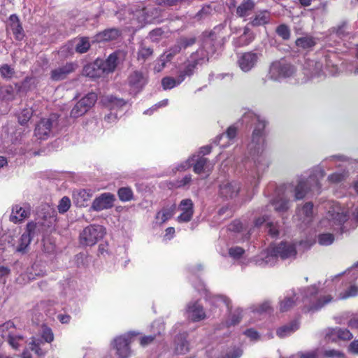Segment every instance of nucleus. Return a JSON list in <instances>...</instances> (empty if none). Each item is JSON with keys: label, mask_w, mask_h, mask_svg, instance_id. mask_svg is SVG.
I'll return each mask as SVG.
<instances>
[{"label": "nucleus", "mask_w": 358, "mask_h": 358, "mask_svg": "<svg viewBox=\"0 0 358 358\" xmlns=\"http://www.w3.org/2000/svg\"><path fill=\"white\" fill-rule=\"evenodd\" d=\"M243 124H254L251 141L247 145L248 154L240 159L248 171L245 190L248 194L254 192L259 186L264 173L268 169L271 160L265 153L266 143L265 139L266 120L251 110H247L241 117Z\"/></svg>", "instance_id": "obj_1"}, {"label": "nucleus", "mask_w": 358, "mask_h": 358, "mask_svg": "<svg viewBox=\"0 0 358 358\" xmlns=\"http://www.w3.org/2000/svg\"><path fill=\"white\" fill-rule=\"evenodd\" d=\"M337 159L344 158L339 156H329L325 158L320 164L310 169L308 177L305 176L299 177L296 184L292 182L276 187L274 182H271L267 185L264 194L269 196L271 191L275 189V196L271 203L276 212L285 213L290 208L292 198L294 200H301L309 192H318L320 190V180L326 174L325 168H328L327 162Z\"/></svg>", "instance_id": "obj_2"}, {"label": "nucleus", "mask_w": 358, "mask_h": 358, "mask_svg": "<svg viewBox=\"0 0 358 358\" xmlns=\"http://www.w3.org/2000/svg\"><path fill=\"white\" fill-rule=\"evenodd\" d=\"M318 287L312 285L303 289H299L298 292L294 289L288 291L284 297L280 299L279 310L287 312L301 300L305 303V311L315 312L320 310L333 300L330 294H320L317 296Z\"/></svg>", "instance_id": "obj_3"}, {"label": "nucleus", "mask_w": 358, "mask_h": 358, "mask_svg": "<svg viewBox=\"0 0 358 358\" xmlns=\"http://www.w3.org/2000/svg\"><path fill=\"white\" fill-rule=\"evenodd\" d=\"M267 80L277 83L286 81L293 84L306 83V79L301 78L296 66L285 59H276L269 64L264 82Z\"/></svg>", "instance_id": "obj_4"}, {"label": "nucleus", "mask_w": 358, "mask_h": 358, "mask_svg": "<svg viewBox=\"0 0 358 358\" xmlns=\"http://www.w3.org/2000/svg\"><path fill=\"white\" fill-rule=\"evenodd\" d=\"M223 28V25L220 24L215 27L208 34L205 33L203 34L202 46L190 55L183 69H187L189 66H192V71L193 74L198 64H201L208 60L209 57L213 55L216 50V47L218 45L217 38H219L217 34Z\"/></svg>", "instance_id": "obj_5"}, {"label": "nucleus", "mask_w": 358, "mask_h": 358, "mask_svg": "<svg viewBox=\"0 0 358 358\" xmlns=\"http://www.w3.org/2000/svg\"><path fill=\"white\" fill-rule=\"evenodd\" d=\"M358 278V262L351 268L347 269L344 273H340L334 277L330 280H326L324 282V287L320 291L321 294L327 292V287L330 286V284L337 283L341 280V284L344 285L345 288L343 291L335 289V292H338V298L339 299H345L349 297L355 296L358 294V287L355 284Z\"/></svg>", "instance_id": "obj_6"}, {"label": "nucleus", "mask_w": 358, "mask_h": 358, "mask_svg": "<svg viewBox=\"0 0 358 358\" xmlns=\"http://www.w3.org/2000/svg\"><path fill=\"white\" fill-rule=\"evenodd\" d=\"M296 255V246L289 242H281L278 245H271L257 257L256 262L259 266H273L278 257L282 259H294Z\"/></svg>", "instance_id": "obj_7"}, {"label": "nucleus", "mask_w": 358, "mask_h": 358, "mask_svg": "<svg viewBox=\"0 0 358 358\" xmlns=\"http://www.w3.org/2000/svg\"><path fill=\"white\" fill-rule=\"evenodd\" d=\"M320 228L331 229L336 234L342 235L355 229L352 220H350L349 210H341L338 207L329 211L327 215L320 222Z\"/></svg>", "instance_id": "obj_8"}, {"label": "nucleus", "mask_w": 358, "mask_h": 358, "mask_svg": "<svg viewBox=\"0 0 358 358\" xmlns=\"http://www.w3.org/2000/svg\"><path fill=\"white\" fill-rule=\"evenodd\" d=\"M58 125V116L52 114L41 118L35 126L34 136L38 140H47L55 134Z\"/></svg>", "instance_id": "obj_9"}, {"label": "nucleus", "mask_w": 358, "mask_h": 358, "mask_svg": "<svg viewBox=\"0 0 358 358\" xmlns=\"http://www.w3.org/2000/svg\"><path fill=\"white\" fill-rule=\"evenodd\" d=\"M138 333L129 331L125 334L115 338L112 343L113 348L116 350L117 358H129L131 355L129 345L134 341Z\"/></svg>", "instance_id": "obj_10"}, {"label": "nucleus", "mask_w": 358, "mask_h": 358, "mask_svg": "<svg viewBox=\"0 0 358 358\" xmlns=\"http://www.w3.org/2000/svg\"><path fill=\"white\" fill-rule=\"evenodd\" d=\"M54 339V335L50 328L43 327L41 330V338L33 337L29 343V348L35 355L39 357H43L47 353V349L45 348V343H51Z\"/></svg>", "instance_id": "obj_11"}, {"label": "nucleus", "mask_w": 358, "mask_h": 358, "mask_svg": "<svg viewBox=\"0 0 358 358\" xmlns=\"http://www.w3.org/2000/svg\"><path fill=\"white\" fill-rule=\"evenodd\" d=\"M303 76L306 82L310 79L322 80L327 76V66L323 68V63L313 59H306L303 68Z\"/></svg>", "instance_id": "obj_12"}, {"label": "nucleus", "mask_w": 358, "mask_h": 358, "mask_svg": "<svg viewBox=\"0 0 358 358\" xmlns=\"http://www.w3.org/2000/svg\"><path fill=\"white\" fill-rule=\"evenodd\" d=\"M105 234V229L98 224L85 227L80 234V243L87 246L95 245Z\"/></svg>", "instance_id": "obj_13"}, {"label": "nucleus", "mask_w": 358, "mask_h": 358, "mask_svg": "<svg viewBox=\"0 0 358 358\" xmlns=\"http://www.w3.org/2000/svg\"><path fill=\"white\" fill-rule=\"evenodd\" d=\"M41 225L33 222L27 225L26 231L21 236L17 245L15 248L17 252L24 254L27 252L32 238L40 231Z\"/></svg>", "instance_id": "obj_14"}, {"label": "nucleus", "mask_w": 358, "mask_h": 358, "mask_svg": "<svg viewBox=\"0 0 358 358\" xmlns=\"http://www.w3.org/2000/svg\"><path fill=\"white\" fill-rule=\"evenodd\" d=\"M129 93L137 94L141 92L148 82V76L140 71H134L127 78Z\"/></svg>", "instance_id": "obj_15"}, {"label": "nucleus", "mask_w": 358, "mask_h": 358, "mask_svg": "<svg viewBox=\"0 0 358 358\" xmlns=\"http://www.w3.org/2000/svg\"><path fill=\"white\" fill-rule=\"evenodd\" d=\"M96 100L97 96L95 93H88L73 106L71 111V117L76 118L83 115L94 106Z\"/></svg>", "instance_id": "obj_16"}, {"label": "nucleus", "mask_w": 358, "mask_h": 358, "mask_svg": "<svg viewBox=\"0 0 358 358\" xmlns=\"http://www.w3.org/2000/svg\"><path fill=\"white\" fill-rule=\"evenodd\" d=\"M261 56L262 54L252 51L245 52L238 57V65L242 71L248 73L257 66Z\"/></svg>", "instance_id": "obj_17"}, {"label": "nucleus", "mask_w": 358, "mask_h": 358, "mask_svg": "<svg viewBox=\"0 0 358 358\" xmlns=\"http://www.w3.org/2000/svg\"><path fill=\"white\" fill-rule=\"evenodd\" d=\"M192 66H189L187 69H182L179 72L177 78L166 76L162 79V87L164 90H169L178 86L186 78L192 76Z\"/></svg>", "instance_id": "obj_18"}, {"label": "nucleus", "mask_w": 358, "mask_h": 358, "mask_svg": "<svg viewBox=\"0 0 358 358\" xmlns=\"http://www.w3.org/2000/svg\"><path fill=\"white\" fill-rule=\"evenodd\" d=\"M115 200V195L112 193H102L94 199L90 208L96 212L110 209L113 206Z\"/></svg>", "instance_id": "obj_19"}, {"label": "nucleus", "mask_w": 358, "mask_h": 358, "mask_svg": "<svg viewBox=\"0 0 358 358\" xmlns=\"http://www.w3.org/2000/svg\"><path fill=\"white\" fill-rule=\"evenodd\" d=\"M191 159L193 163V171L195 173L199 175L205 173L206 176H209L214 166L213 163L200 155H192Z\"/></svg>", "instance_id": "obj_20"}, {"label": "nucleus", "mask_w": 358, "mask_h": 358, "mask_svg": "<svg viewBox=\"0 0 358 358\" xmlns=\"http://www.w3.org/2000/svg\"><path fill=\"white\" fill-rule=\"evenodd\" d=\"M185 313L187 317L194 322L203 320L207 317L203 306L198 301L189 302Z\"/></svg>", "instance_id": "obj_21"}, {"label": "nucleus", "mask_w": 358, "mask_h": 358, "mask_svg": "<svg viewBox=\"0 0 358 358\" xmlns=\"http://www.w3.org/2000/svg\"><path fill=\"white\" fill-rule=\"evenodd\" d=\"M241 192V185L238 181L224 182L220 185L219 194L226 200L236 198Z\"/></svg>", "instance_id": "obj_22"}, {"label": "nucleus", "mask_w": 358, "mask_h": 358, "mask_svg": "<svg viewBox=\"0 0 358 358\" xmlns=\"http://www.w3.org/2000/svg\"><path fill=\"white\" fill-rule=\"evenodd\" d=\"M264 224H265V229L266 230L268 235H270L272 238H276L279 236L280 227V225L277 222L274 223L273 222H270L267 215H264L256 219L253 230L255 231L256 229L262 227Z\"/></svg>", "instance_id": "obj_23"}, {"label": "nucleus", "mask_w": 358, "mask_h": 358, "mask_svg": "<svg viewBox=\"0 0 358 358\" xmlns=\"http://www.w3.org/2000/svg\"><path fill=\"white\" fill-rule=\"evenodd\" d=\"M181 211L180 215L177 217V221L180 223L189 222L194 214V204L190 199H182L178 206Z\"/></svg>", "instance_id": "obj_24"}, {"label": "nucleus", "mask_w": 358, "mask_h": 358, "mask_svg": "<svg viewBox=\"0 0 358 358\" xmlns=\"http://www.w3.org/2000/svg\"><path fill=\"white\" fill-rule=\"evenodd\" d=\"M102 102L110 111H113L117 114L118 112L123 111L124 108L127 105V101L113 95L104 96Z\"/></svg>", "instance_id": "obj_25"}, {"label": "nucleus", "mask_w": 358, "mask_h": 358, "mask_svg": "<svg viewBox=\"0 0 358 358\" xmlns=\"http://www.w3.org/2000/svg\"><path fill=\"white\" fill-rule=\"evenodd\" d=\"M77 65L75 63L69 62L59 66L51 71L50 78L53 81H59L65 79L69 74L73 72Z\"/></svg>", "instance_id": "obj_26"}, {"label": "nucleus", "mask_w": 358, "mask_h": 358, "mask_svg": "<svg viewBox=\"0 0 358 358\" xmlns=\"http://www.w3.org/2000/svg\"><path fill=\"white\" fill-rule=\"evenodd\" d=\"M337 156L343 157L344 159H337L335 161H329L327 162L328 168H325V169H330L333 166L336 167H342L343 164L341 163H343L345 164H348L353 167V164H355V168L358 169V161L353 162L352 160L348 159L347 157L344 155H338ZM351 187L353 189L355 192L358 194V177L355 178L351 184Z\"/></svg>", "instance_id": "obj_27"}, {"label": "nucleus", "mask_w": 358, "mask_h": 358, "mask_svg": "<svg viewBox=\"0 0 358 358\" xmlns=\"http://www.w3.org/2000/svg\"><path fill=\"white\" fill-rule=\"evenodd\" d=\"M92 195L90 189H76L73 192V201L77 207H85L88 206Z\"/></svg>", "instance_id": "obj_28"}, {"label": "nucleus", "mask_w": 358, "mask_h": 358, "mask_svg": "<svg viewBox=\"0 0 358 358\" xmlns=\"http://www.w3.org/2000/svg\"><path fill=\"white\" fill-rule=\"evenodd\" d=\"M30 215V208L28 206L15 205L13 206L12 212L10 215V220L15 223L23 222Z\"/></svg>", "instance_id": "obj_29"}, {"label": "nucleus", "mask_w": 358, "mask_h": 358, "mask_svg": "<svg viewBox=\"0 0 358 358\" xmlns=\"http://www.w3.org/2000/svg\"><path fill=\"white\" fill-rule=\"evenodd\" d=\"M296 218L304 224L310 223L313 219V205L311 202L305 203L299 208L296 214Z\"/></svg>", "instance_id": "obj_30"}, {"label": "nucleus", "mask_w": 358, "mask_h": 358, "mask_svg": "<svg viewBox=\"0 0 358 358\" xmlns=\"http://www.w3.org/2000/svg\"><path fill=\"white\" fill-rule=\"evenodd\" d=\"M237 133V129L236 127L230 126L226 134H222L217 136L213 141V143L215 145H220L221 147L224 148L230 144V141H233Z\"/></svg>", "instance_id": "obj_31"}, {"label": "nucleus", "mask_w": 358, "mask_h": 358, "mask_svg": "<svg viewBox=\"0 0 358 358\" xmlns=\"http://www.w3.org/2000/svg\"><path fill=\"white\" fill-rule=\"evenodd\" d=\"M121 36V31L116 28L106 29L94 36L97 43L108 42L117 39Z\"/></svg>", "instance_id": "obj_32"}, {"label": "nucleus", "mask_w": 358, "mask_h": 358, "mask_svg": "<svg viewBox=\"0 0 358 358\" xmlns=\"http://www.w3.org/2000/svg\"><path fill=\"white\" fill-rule=\"evenodd\" d=\"M8 27L16 40L21 41L24 38V30L17 15L12 14L10 15L8 18Z\"/></svg>", "instance_id": "obj_33"}, {"label": "nucleus", "mask_w": 358, "mask_h": 358, "mask_svg": "<svg viewBox=\"0 0 358 358\" xmlns=\"http://www.w3.org/2000/svg\"><path fill=\"white\" fill-rule=\"evenodd\" d=\"M176 209V206L175 204L162 208L155 215V224L162 225L167 222L173 216Z\"/></svg>", "instance_id": "obj_34"}, {"label": "nucleus", "mask_w": 358, "mask_h": 358, "mask_svg": "<svg viewBox=\"0 0 358 358\" xmlns=\"http://www.w3.org/2000/svg\"><path fill=\"white\" fill-rule=\"evenodd\" d=\"M228 230L231 233H236L238 236V240H248L249 239L250 235L255 232V230L250 229L246 234H244L243 231V225L240 220H234L232 222L228 227Z\"/></svg>", "instance_id": "obj_35"}, {"label": "nucleus", "mask_w": 358, "mask_h": 358, "mask_svg": "<svg viewBox=\"0 0 358 358\" xmlns=\"http://www.w3.org/2000/svg\"><path fill=\"white\" fill-rule=\"evenodd\" d=\"M255 38L254 34L250 30L248 27L244 28V31L239 37L234 38L232 43L234 47L240 48L249 45Z\"/></svg>", "instance_id": "obj_36"}, {"label": "nucleus", "mask_w": 358, "mask_h": 358, "mask_svg": "<svg viewBox=\"0 0 358 358\" xmlns=\"http://www.w3.org/2000/svg\"><path fill=\"white\" fill-rule=\"evenodd\" d=\"M83 73L90 78H100L104 75L103 70L101 68L100 62L96 59L94 62L85 66L83 69Z\"/></svg>", "instance_id": "obj_37"}, {"label": "nucleus", "mask_w": 358, "mask_h": 358, "mask_svg": "<svg viewBox=\"0 0 358 358\" xmlns=\"http://www.w3.org/2000/svg\"><path fill=\"white\" fill-rule=\"evenodd\" d=\"M299 320H294L289 324L279 327L276 331V334L280 338H285L296 331L299 328Z\"/></svg>", "instance_id": "obj_38"}, {"label": "nucleus", "mask_w": 358, "mask_h": 358, "mask_svg": "<svg viewBox=\"0 0 358 358\" xmlns=\"http://www.w3.org/2000/svg\"><path fill=\"white\" fill-rule=\"evenodd\" d=\"M350 173L348 169L342 168L331 174L327 177V181L330 184L337 185L348 178Z\"/></svg>", "instance_id": "obj_39"}, {"label": "nucleus", "mask_w": 358, "mask_h": 358, "mask_svg": "<svg viewBox=\"0 0 358 358\" xmlns=\"http://www.w3.org/2000/svg\"><path fill=\"white\" fill-rule=\"evenodd\" d=\"M104 74L113 72L117 66V57L116 54H110L106 60L97 59Z\"/></svg>", "instance_id": "obj_40"}, {"label": "nucleus", "mask_w": 358, "mask_h": 358, "mask_svg": "<svg viewBox=\"0 0 358 358\" xmlns=\"http://www.w3.org/2000/svg\"><path fill=\"white\" fill-rule=\"evenodd\" d=\"M271 14L267 10H262L251 18L250 24L253 27L264 26L270 22Z\"/></svg>", "instance_id": "obj_41"}, {"label": "nucleus", "mask_w": 358, "mask_h": 358, "mask_svg": "<svg viewBox=\"0 0 358 358\" xmlns=\"http://www.w3.org/2000/svg\"><path fill=\"white\" fill-rule=\"evenodd\" d=\"M209 302L213 306L226 307L227 310L230 311L231 308V300L224 296H214L209 299Z\"/></svg>", "instance_id": "obj_42"}, {"label": "nucleus", "mask_w": 358, "mask_h": 358, "mask_svg": "<svg viewBox=\"0 0 358 358\" xmlns=\"http://www.w3.org/2000/svg\"><path fill=\"white\" fill-rule=\"evenodd\" d=\"M296 45L303 49H309L314 47L317 43V39L310 36L306 35L296 40Z\"/></svg>", "instance_id": "obj_43"}, {"label": "nucleus", "mask_w": 358, "mask_h": 358, "mask_svg": "<svg viewBox=\"0 0 358 358\" xmlns=\"http://www.w3.org/2000/svg\"><path fill=\"white\" fill-rule=\"evenodd\" d=\"M75 50L76 52L83 54L87 52L90 48L89 38L80 37L73 41Z\"/></svg>", "instance_id": "obj_44"}, {"label": "nucleus", "mask_w": 358, "mask_h": 358, "mask_svg": "<svg viewBox=\"0 0 358 358\" xmlns=\"http://www.w3.org/2000/svg\"><path fill=\"white\" fill-rule=\"evenodd\" d=\"M254 8V3L251 0L244 1L236 9V13L239 17L247 16L249 12Z\"/></svg>", "instance_id": "obj_45"}, {"label": "nucleus", "mask_w": 358, "mask_h": 358, "mask_svg": "<svg viewBox=\"0 0 358 358\" xmlns=\"http://www.w3.org/2000/svg\"><path fill=\"white\" fill-rule=\"evenodd\" d=\"M15 95V90L12 85H4L0 87V98L6 100H13Z\"/></svg>", "instance_id": "obj_46"}, {"label": "nucleus", "mask_w": 358, "mask_h": 358, "mask_svg": "<svg viewBox=\"0 0 358 358\" xmlns=\"http://www.w3.org/2000/svg\"><path fill=\"white\" fill-rule=\"evenodd\" d=\"M329 331L331 335L337 336L341 340H350L353 337L352 333L347 329L336 327Z\"/></svg>", "instance_id": "obj_47"}, {"label": "nucleus", "mask_w": 358, "mask_h": 358, "mask_svg": "<svg viewBox=\"0 0 358 358\" xmlns=\"http://www.w3.org/2000/svg\"><path fill=\"white\" fill-rule=\"evenodd\" d=\"M153 53L152 48L146 46L143 43L140 45V48L138 51V60H142L145 62L148 59Z\"/></svg>", "instance_id": "obj_48"}, {"label": "nucleus", "mask_w": 358, "mask_h": 358, "mask_svg": "<svg viewBox=\"0 0 358 358\" xmlns=\"http://www.w3.org/2000/svg\"><path fill=\"white\" fill-rule=\"evenodd\" d=\"M182 50L177 43L171 46L166 52H165L162 56L166 61L170 62L173 58Z\"/></svg>", "instance_id": "obj_49"}, {"label": "nucleus", "mask_w": 358, "mask_h": 358, "mask_svg": "<svg viewBox=\"0 0 358 358\" xmlns=\"http://www.w3.org/2000/svg\"><path fill=\"white\" fill-rule=\"evenodd\" d=\"M317 241L321 245H329L334 241V236L331 233H322L318 235Z\"/></svg>", "instance_id": "obj_50"}, {"label": "nucleus", "mask_w": 358, "mask_h": 358, "mask_svg": "<svg viewBox=\"0 0 358 358\" xmlns=\"http://www.w3.org/2000/svg\"><path fill=\"white\" fill-rule=\"evenodd\" d=\"M242 317V310L237 308L234 313H230L229 317L227 321V326L236 325L239 323Z\"/></svg>", "instance_id": "obj_51"}, {"label": "nucleus", "mask_w": 358, "mask_h": 358, "mask_svg": "<svg viewBox=\"0 0 358 358\" xmlns=\"http://www.w3.org/2000/svg\"><path fill=\"white\" fill-rule=\"evenodd\" d=\"M118 196L122 201H129L132 199L133 192L129 187H121L118 190Z\"/></svg>", "instance_id": "obj_52"}, {"label": "nucleus", "mask_w": 358, "mask_h": 358, "mask_svg": "<svg viewBox=\"0 0 358 358\" xmlns=\"http://www.w3.org/2000/svg\"><path fill=\"white\" fill-rule=\"evenodd\" d=\"M176 43L180 46V50H185L196 43L195 37H180Z\"/></svg>", "instance_id": "obj_53"}, {"label": "nucleus", "mask_w": 358, "mask_h": 358, "mask_svg": "<svg viewBox=\"0 0 358 358\" xmlns=\"http://www.w3.org/2000/svg\"><path fill=\"white\" fill-rule=\"evenodd\" d=\"M8 342L14 349H17L23 342V337L20 335L9 333L8 336Z\"/></svg>", "instance_id": "obj_54"}, {"label": "nucleus", "mask_w": 358, "mask_h": 358, "mask_svg": "<svg viewBox=\"0 0 358 358\" xmlns=\"http://www.w3.org/2000/svg\"><path fill=\"white\" fill-rule=\"evenodd\" d=\"M33 114L31 109H23L18 115V122L21 125L26 124L30 120Z\"/></svg>", "instance_id": "obj_55"}, {"label": "nucleus", "mask_w": 358, "mask_h": 358, "mask_svg": "<svg viewBox=\"0 0 358 358\" xmlns=\"http://www.w3.org/2000/svg\"><path fill=\"white\" fill-rule=\"evenodd\" d=\"M71 205L70 199L68 196L62 197L57 206L58 211L59 213H65L69 210Z\"/></svg>", "instance_id": "obj_56"}, {"label": "nucleus", "mask_w": 358, "mask_h": 358, "mask_svg": "<svg viewBox=\"0 0 358 358\" xmlns=\"http://www.w3.org/2000/svg\"><path fill=\"white\" fill-rule=\"evenodd\" d=\"M245 253V250L239 246H233L229 249V255L234 259H239Z\"/></svg>", "instance_id": "obj_57"}, {"label": "nucleus", "mask_w": 358, "mask_h": 358, "mask_svg": "<svg viewBox=\"0 0 358 358\" xmlns=\"http://www.w3.org/2000/svg\"><path fill=\"white\" fill-rule=\"evenodd\" d=\"M192 165H193V163L192 162V159H191V156H190L186 161L182 162L179 164H176L173 167V171L174 173H176V171H183L188 169L191 166H192Z\"/></svg>", "instance_id": "obj_58"}, {"label": "nucleus", "mask_w": 358, "mask_h": 358, "mask_svg": "<svg viewBox=\"0 0 358 358\" xmlns=\"http://www.w3.org/2000/svg\"><path fill=\"white\" fill-rule=\"evenodd\" d=\"M277 34L284 40H287L290 37V30L285 24H280L276 29Z\"/></svg>", "instance_id": "obj_59"}, {"label": "nucleus", "mask_w": 358, "mask_h": 358, "mask_svg": "<svg viewBox=\"0 0 358 358\" xmlns=\"http://www.w3.org/2000/svg\"><path fill=\"white\" fill-rule=\"evenodd\" d=\"M15 71L13 68H11L8 64H3L0 67V75L1 77L6 79H10L13 77Z\"/></svg>", "instance_id": "obj_60"}, {"label": "nucleus", "mask_w": 358, "mask_h": 358, "mask_svg": "<svg viewBox=\"0 0 358 358\" xmlns=\"http://www.w3.org/2000/svg\"><path fill=\"white\" fill-rule=\"evenodd\" d=\"M192 180V176L190 174L185 175L182 178L177 180L173 185L176 188L186 187L190 185Z\"/></svg>", "instance_id": "obj_61"}, {"label": "nucleus", "mask_w": 358, "mask_h": 358, "mask_svg": "<svg viewBox=\"0 0 358 358\" xmlns=\"http://www.w3.org/2000/svg\"><path fill=\"white\" fill-rule=\"evenodd\" d=\"M211 12V8L210 6H204L195 15V18L198 20H202L207 18Z\"/></svg>", "instance_id": "obj_62"}, {"label": "nucleus", "mask_w": 358, "mask_h": 358, "mask_svg": "<svg viewBox=\"0 0 358 358\" xmlns=\"http://www.w3.org/2000/svg\"><path fill=\"white\" fill-rule=\"evenodd\" d=\"M164 34V31L161 28H157L151 31L148 34V38L153 42H157L159 40V38Z\"/></svg>", "instance_id": "obj_63"}, {"label": "nucleus", "mask_w": 358, "mask_h": 358, "mask_svg": "<svg viewBox=\"0 0 358 358\" xmlns=\"http://www.w3.org/2000/svg\"><path fill=\"white\" fill-rule=\"evenodd\" d=\"M242 354V350L237 348L230 350L225 355L222 356L220 358H240Z\"/></svg>", "instance_id": "obj_64"}]
</instances>
